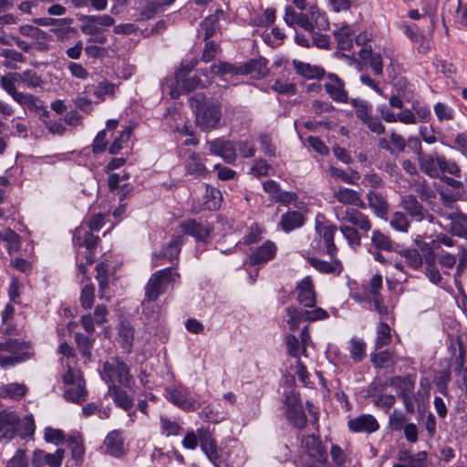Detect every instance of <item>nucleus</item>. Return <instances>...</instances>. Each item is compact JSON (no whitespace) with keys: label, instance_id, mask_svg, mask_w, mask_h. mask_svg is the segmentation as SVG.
<instances>
[{"label":"nucleus","instance_id":"obj_43","mask_svg":"<svg viewBox=\"0 0 467 467\" xmlns=\"http://www.w3.org/2000/svg\"><path fill=\"white\" fill-rule=\"evenodd\" d=\"M67 445L71 451L72 458L78 462H82L85 454V448L81 441L75 436H69L67 440Z\"/></svg>","mask_w":467,"mask_h":467},{"label":"nucleus","instance_id":"obj_55","mask_svg":"<svg viewBox=\"0 0 467 467\" xmlns=\"http://www.w3.org/2000/svg\"><path fill=\"white\" fill-rule=\"evenodd\" d=\"M45 440L47 442L55 443L56 445L63 444L65 442V434L62 430L53 429L48 427L45 430Z\"/></svg>","mask_w":467,"mask_h":467},{"label":"nucleus","instance_id":"obj_5","mask_svg":"<svg viewBox=\"0 0 467 467\" xmlns=\"http://www.w3.org/2000/svg\"><path fill=\"white\" fill-rule=\"evenodd\" d=\"M20 417L15 411L0 410V441H11L18 433Z\"/></svg>","mask_w":467,"mask_h":467},{"label":"nucleus","instance_id":"obj_49","mask_svg":"<svg viewBox=\"0 0 467 467\" xmlns=\"http://www.w3.org/2000/svg\"><path fill=\"white\" fill-rule=\"evenodd\" d=\"M33 22L38 26H69L73 23V18H51V17H39L35 18Z\"/></svg>","mask_w":467,"mask_h":467},{"label":"nucleus","instance_id":"obj_59","mask_svg":"<svg viewBox=\"0 0 467 467\" xmlns=\"http://www.w3.org/2000/svg\"><path fill=\"white\" fill-rule=\"evenodd\" d=\"M302 404L301 394L299 391L292 389L285 393V410L292 409L293 407H297Z\"/></svg>","mask_w":467,"mask_h":467},{"label":"nucleus","instance_id":"obj_54","mask_svg":"<svg viewBox=\"0 0 467 467\" xmlns=\"http://www.w3.org/2000/svg\"><path fill=\"white\" fill-rule=\"evenodd\" d=\"M271 89L275 91L278 94L294 96L297 92V88L296 84L294 83H282L281 80H275V83L271 86Z\"/></svg>","mask_w":467,"mask_h":467},{"label":"nucleus","instance_id":"obj_25","mask_svg":"<svg viewBox=\"0 0 467 467\" xmlns=\"http://www.w3.org/2000/svg\"><path fill=\"white\" fill-rule=\"evenodd\" d=\"M344 219L365 232L371 228L368 217L357 209H348Z\"/></svg>","mask_w":467,"mask_h":467},{"label":"nucleus","instance_id":"obj_21","mask_svg":"<svg viewBox=\"0 0 467 467\" xmlns=\"http://www.w3.org/2000/svg\"><path fill=\"white\" fill-rule=\"evenodd\" d=\"M210 71L213 75L223 78L224 76H242L241 66L236 64H232L226 61H218L217 63H213L210 67Z\"/></svg>","mask_w":467,"mask_h":467},{"label":"nucleus","instance_id":"obj_35","mask_svg":"<svg viewBox=\"0 0 467 467\" xmlns=\"http://www.w3.org/2000/svg\"><path fill=\"white\" fill-rule=\"evenodd\" d=\"M0 240L6 242V249L9 254L18 251L20 247V235L11 228H6L0 234Z\"/></svg>","mask_w":467,"mask_h":467},{"label":"nucleus","instance_id":"obj_58","mask_svg":"<svg viewBox=\"0 0 467 467\" xmlns=\"http://www.w3.org/2000/svg\"><path fill=\"white\" fill-rule=\"evenodd\" d=\"M93 94L97 99L104 100L105 95L114 96L115 85L106 80L101 81L98 84Z\"/></svg>","mask_w":467,"mask_h":467},{"label":"nucleus","instance_id":"obj_50","mask_svg":"<svg viewBox=\"0 0 467 467\" xmlns=\"http://www.w3.org/2000/svg\"><path fill=\"white\" fill-rule=\"evenodd\" d=\"M201 82L202 81L198 76H192L178 79V82H175V84L182 88V92L190 93L195 90Z\"/></svg>","mask_w":467,"mask_h":467},{"label":"nucleus","instance_id":"obj_38","mask_svg":"<svg viewBox=\"0 0 467 467\" xmlns=\"http://www.w3.org/2000/svg\"><path fill=\"white\" fill-rule=\"evenodd\" d=\"M75 341L81 356L87 359H90L92 356L91 349L93 340H91L88 336L77 332L75 333Z\"/></svg>","mask_w":467,"mask_h":467},{"label":"nucleus","instance_id":"obj_10","mask_svg":"<svg viewBox=\"0 0 467 467\" xmlns=\"http://www.w3.org/2000/svg\"><path fill=\"white\" fill-rule=\"evenodd\" d=\"M307 454L317 462L324 463L327 460V452L320 438L315 434L306 435L303 439Z\"/></svg>","mask_w":467,"mask_h":467},{"label":"nucleus","instance_id":"obj_30","mask_svg":"<svg viewBox=\"0 0 467 467\" xmlns=\"http://www.w3.org/2000/svg\"><path fill=\"white\" fill-rule=\"evenodd\" d=\"M223 14V10H216L215 14L209 15L200 24V26L204 30L203 40L207 41L214 36L216 27L219 23L218 15Z\"/></svg>","mask_w":467,"mask_h":467},{"label":"nucleus","instance_id":"obj_63","mask_svg":"<svg viewBox=\"0 0 467 467\" xmlns=\"http://www.w3.org/2000/svg\"><path fill=\"white\" fill-rule=\"evenodd\" d=\"M234 145L235 148L239 150L241 157L246 159L254 156L255 148L252 141L239 140Z\"/></svg>","mask_w":467,"mask_h":467},{"label":"nucleus","instance_id":"obj_57","mask_svg":"<svg viewBox=\"0 0 467 467\" xmlns=\"http://www.w3.org/2000/svg\"><path fill=\"white\" fill-rule=\"evenodd\" d=\"M19 33L23 36H31L36 39H47L49 36V35L47 32L30 25L21 26L19 27Z\"/></svg>","mask_w":467,"mask_h":467},{"label":"nucleus","instance_id":"obj_34","mask_svg":"<svg viewBox=\"0 0 467 467\" xmlns=\"http://www.w3.org/2000/svg\"><path fill=\"white\" fill-rule=\"evenodd\" d=\"M325 90L329 96L337 102L347 103L348 100V92L344 89L345 83L334 85L332 83H326L324 85Z\"/></svg>","mask_w":467,"mask_h":467},{"label":"nucleus","instance_id":"obj_22","mask_svg":"<svg viewBox=\"0 0 467 467\" xmlns=\"http://www.w3.org/2000/svg\"><path fill=\"white\" fill-rule=\"evenodd\" d=\"M450 233L458 237L467 238V215L462 212L451 213Z\"/></svg>","mask_w":467,"mask_h":467},{"label":"nucleus","instance_id":"obj_46","mask_svg":"<svg viewBox=\"0 0 467 467\" xmlns=\"http://www.w3.org/2000/svg\"><path fill=\"white\" fill-rule=\"evenodd\" d=\"M441 144L460 151L467 159V130L458 133L455 136L453 145L443 141H441Z\"/></svg>","mask_w":467,"mask_h":467},{"label":"nucleus","instance_id":"obj_32","mask_svg":"<svg viewBox=\"0 0 467 467\" xmlns=\"http://www.w3.org/2000/svg\"><path fill=\"white\" fill-rule=\"evenodd\" d=\"M391 341L390 327L388 323L380 321L377 327V337L375 340V349H381L388 346Z\"/></svg>","mask_w":467,"mask_h":467},{"label":"nucleus","instance_id":"obj_60","mask_svg":"<svg viewBox=\"0 0 467 467\" xmlns=\"http://www.w3.org/2000/svg\"><path fill=\"white\" fill-rule=\"evenodd\" d=\"M434 112L440 121L450 120L454 117L453 110L442 102L434 105Z\"/></svg>","mask_w":467,"mask_h":467},{"label":"nucleus","instance_id":"obj_24","mask_svg":"<svg viewBox=\"0 0 467 467\" xmlns=\"http://www.w3.org/2000/svg\"><path fill=\"white\" fill-rule=\"evenodd\" d=\"M285 313L288 317L286 323L292 331L297 330L301 322H309L307 310H299L295 306H288L285 308Z\"/></svg>","mask_w":467,"mask_h":467},{"label":"nucleus","instance_id":"obj_44","mask_svg":"<svg viewBox=\"0 0 467 467\" xmlns=\"http://www.w3.org/2000/svg\"><path fill=\"white\" fill-rule=\"evenodd\" d=\"M350 345L351 358L357 363L361 362L366 356V343L361 339L352 338Z\"/></svg>","mask_w":467,"mask_h":467},{"label":"nucleus","instance_id":"obj_51","mask_svg":"<svg viewBox=\"0 0 467 467\" xmlns=\"http://www.w3.org/2000/svg\"><path fill=\"white\" fill-rule=\"evenodd\" d=\"M24 84L29 88H40L44 81L36 71L27 69L23 71Z\"/></svg>","mask_w":467,"mask_h":467},{"label":"nucleus","instance_id":"obj_20","mask_svg":"<svg viewBox=\"0 0 467 467\" xmlns=\"http://www.w3.org/2000/svg\"><path fill=\"white\" fill-rule=\"evenodd\" d=\"M371 243L379 251L397 253L400 246L399 244L392 241L389 236L382 234L379 230H374L372 232Z\"/></svg>","mask_w":467,"mask_h":467},{"label":"nucleus","instance_id":"obj_29","mask_svg":"<svg viewBox=\"0 0 467 467\" xmlns=\"http://www.w3.org/2000/svg\"><path fill=\"white\" fill-rule=\"evenodd\" d=\"M64 397L67 400H70L77 404H81L88 398V390L85 388V380L81 379L78 383V388L68 389L65 391Z\"/></svg>","mask_w":467,"mask_h":467},{"label":"nucleus","instance_id":"obj_9","mask_svg":"<svg viewBox=\"0 0 467 467\" xmlns=\"http://www.w3.org/2000/svg\"><path fill=\"white\" fill-rule=\"evenodd\" d=\"M348 429L352 432L372 433L379 430V424L370 414H361L348 422Z\"/></svg>","mask_w":467,"mask_h":467},{"label":"nucleus","instance_id":"obj_56","mask_svg":"<svg viewBox=\"0 0 467 467\" xmlns=\"http://www.w3.org/2000/svg\"><path fill=\"white\" fill-rule=\"evenodd\" d=\"M451 379V371L449 369H443L440 371L435 377V384L442 395L447 394L448 383L450 382Z\"/></svg>","mask_w":467,"mask_h":467},{"label":"nucleus","instance_id":"obj_1","mask_svg":"<svg viewBox=\"0 0 467 467\" xmlns=\"http://www.w3.org/2000/svg\"><path fill=\"white\" fill-rule=\"evenodd\" d=\"M194 114V122L203 132L218 129L222 119V102L204 92H197L189 99Z\"/></svg>","mask_w":467,"mask_h":467},{"label":"nucleus","instance_id":"obj_40","mask_svg":"<svg viewBox=\"0 0 467 467\" xmlns=\"http://www.w3.org/2000/svg\"><path fill=\"white\" fill-rule=\"evenodd\" d=\"M370 362L373 364V366L377 368H382L389 362L394 364V355L392 352H390L389 349L381 350L378 353H371L370 354Z\"/></svg>","mask_w":467,"mask_h":467},{"label":"nucleus","instance_id":"obj_53","mask_svg":"<svg viewBox=\"0 0 467 467\" xmlns=\"http://www.w3.org/2000/svg\"><path fill=\"white\" fill-rule=\"evenodd\" d=\"M358 195V192L348 188H341L335 193V197L339 202L351 205L355 202Z\"/></svg>","mask_w":467,"mask_h":467},{"label":"nucleus","instance_id":"obj_17","mask_svg":"<svg viewBox=\"0 0 467 467\" xmlns=\"http://www.w3.org/2000/svg\"><path fill=\"white\" fill-rule=\"evenodd\" d=\"M182 244V236L176 235L171 240V242L168 244L162 246L161 249L155 254V257L158 259L166 258L170 261L177 259L181 252Z\"/></svg>","mask_w":467,"mask_h":467},{"label":"nucleus","instance_id":"obj_42","mask_svg":"<svg viewBox=\"0 0 467 467\" xmlns=\"http://www.w3.org/2000/svg\"><path fill=\"white\" fill-rule=\"evenodd\" d=\"M339 230L347 239L350 247L356 249L361 245V235L356 228L348 225H341Z\"/></svg>","mask_w":467,"mask_h":467},{"label":"nucleus","instance_id":"obj_3","mask_svg":"<svg viewBox=\"0 0 467 467\" xmlns=\"http://www.w3.org/2000/svg\"><path fill=\"white\" fill-rule=\"evenodd\" d=\"M207 145L211 154L221 157L226 163L234 164L236 161V148L232 140L217 138L207 140Z\"/></svg>","mask_w":467,"mask_h":467},{"label":"nucleus","instance_id":"obj_26","mask_svg":"<svg viewBox=\"0 0 467 467\" xmlns=\"http://www.w3.org/2000/svg\"><path fill=\"white\" fill-rule=\"evenodd\" d=\"M367 197L368 206L374 210L379 217L384 218L388 213L389 206L383 196L374 191H369Z\"/></svg>","mask_w":467,"mask_h":467},{"label":"nucleus","instance_id":"obj_62","mask_svg":"<svg viewBox=\"0 0 467 467\" xmlns=\"http://www.w3.org/2000/svg\"><path fill=\"white\" fill-rule=\"evenodd\" d=\"M28 461L26 456V451L18 449L15 455L7 462L6 467H28Z\"/></svg>","mask_w":467,"mask_h":467},{"label":"nucleus","instance_id":"obj_19","mask_svg":"<svg viewBox=\"0 0 467 467\" xmlns=\"http://www.w3.org/2000/svg\"><path fill=\"white\" fill-rule=\"evenodd\" d=\"M284 416L286 420L296 429L303 430L307 424V417L303 404L292 409L285 410Z\"/></svg>","mask_w":467,"mask_h":467},{"label":"nucleus","instance_id":"obj_31","mask_svg":"<svg viewBox=\"0 0 467 467\" xmlns=\"http://www.w3.org/2000/svg\"><path fill=\"white\" fill-rule=\"evenodd\" d=\"M204 197L206 199L204 202L206 209L209 211H217L220 209L223 198L218 189L207 185Z\"/></svg>","mask_w":467,"mask_h":467},{"label":"nucleus","instance_id":"obj_39","mask_svg":"<svg viewBox=\"0 0 467 467\" xmlns=\"http://www.w3.org/2000/svg\"><path fill=\"white\" fill-rule=\"evenodd\" d=\"M117 381L126 387L130 388L132 383V376L130 371L129 366L122 360L117 358Z\"/></svg>","mask_w":467,"mask_h":467},{"label":"nucleus","instance_id":"obj_14","mask_svg":"<svg viewBox=\"0 0 467 467\" xmlns=\"http://www.w3.org/2000/svg\"><path fill=\"white\" fill-rule=\"evenodd\" d=\"M107 451L114 456L119 457L124 452V439L122 432L119 430L110 431L104 441Z\"/></svg>","mask_w":467,"mask_h":467},{"label":"nucleus","instance_id":"obj_15","mask_svg":"<svg viewBox=\"0 0 467 467\" xmlns=\"http://www.w3.org/2000/svg\"><path fill=\"white\" fill-rule=\"evenodd\" d=\"M296 73L307 79H320L326 75V71L322 67L312 66L296 59L292 62Z\"/></svg>","mask_w":467,"mask_h":467},{"label":"nucleus","instance_id":"obj_52","mask_svg":"<svg viewBox=\"0 0 467 467\" xmlns=\"http://www.w3.org/2000/svg\"><path fill=\"white\" fill-rule=\"evenodd\" d=\"M405 383L399 389L398 397L402 399H406L408 397H412L413 390L415 389V376L414 375H406L404 377Z\"/></svg>","mask_w":467,"mask_h":467},{"label":"nucleus","instance_id":"obj_47","mask_svg":"<svg viewBox=\"0 0 467 467\" xmlns=\"http://www.w3.org/2000/svg\"><path fill=\"white\" fill-rule=\"evenodd\" d=\"M159 5L153 1H147L145 6L136 15L135 21H147L155 16Z\"/></svg>","mask_w":467,"mask_h":467},{"label":"nucleus","instance_id":"obj_23","mask_svg":"<svg viewBox=\"0 0 467 467\" xmlns=\"http://www.w3.org/2000/svg\"><path fill=\"white\" fill-rule=\"evenodd\" d=\"M304 223V215L298 211H292L285 213L281 216L280 224L285 233H289L296 228L301 227Z\"/></svg>","mask_w":467,"mask_h":467},{"label":"nucleus","instance_id":"obj_18","mask_svg":"<svg viewBox=\"0 0 467 467\" xmlns=\"http://www.w3.org/2000/svg\"><path fill=\"white\" fill-rule=\"evenodd\" d=\"M166 399L176 405L177 407L184 410H195L197 407L195 406V400L188 399L185 394L182 393V390L173 389H166Z\"/></svg>","mask_w":467,"mask_h":467},{"label":"nucleus","instance_id":"obj_16","mask_svg":"<svg viewBox=\"0 0 467 467\" xmlns=\"http://www.w3.org/2000/svg\"><path fill=\"white\" fill-rule=\"evenodd\" d=\"M308 264L322 274H334L339 275L342 271V265L338 259L332 260V263L311 256L307 258Z\"/></svg>","mask_w":467,"mask_h":467},{"label":"nucleus","instance_id":"obj_12","mask_svg":"<svg viewBox=\"0 0 467 467\" xmlns=\"http://www.w3.org/2000/svg\"><path fill=\"white\" fill-rule=\"evenodd\" d=\"M118 335L120 338V347L123 348L128 354L132 352L133 344H134V335L135 329L131 325L130 321L127 318L120 319L119 326L117 327Z\"/></svg>","mask_w":467,"mask_h":467},{"label":"nucleus","instance_id":"obj_13","mask_svg":"<svg viewBox=\"0 0 467 467\" xmlns=\"http://www.w3.org/2000/svg\"><path fill=\"white\" fill-rule=\"evenodd\" d=\"M106 395H109L115 405L122 409L123 410H130L133 406V399L128 394V392L122 389L120 387L116 384H109L108 392Z\"/></svg>","mask_w":467,"mask_h":467},{"label":"nucleus","instance_id":"obj_41","mask_svg":"<svg viewBox=\"0 0 467 467\" xmlns=\"http://www.w3.org/2000/svg\"><path fill=\"white\" fill-rule=\"evenodd\" d=\"M76 17L81 22L97 23L102 26H111L115 23L114 18L109 15L92 16L78 13L76 14Z\"/></svg>","mask_w":467,"mask_h":467},{"label":"nucleus","instance_id":"obj_61","mask_svg":"<svg viewBox=\"0 0 467 467\" xmlns=\"http://www.w3.org/2000/svg\"><path fill=\"white\" fill-rule=\"evenodd\" d=\"M205 46L202 53V60L205 63L211 62L214 59L219 46L213 40L205 41Z\"/></svg>","mask_w":467,"mask_h":467},{"label":"nucleus","instance_id":"obj_8","mask_svg":"<svg viewBox=\"0 0 467 467\" xmlns=\"http://www.w3.org/2000/svg\"><path fill=\"white\" fill-rule=\"evenodd\" d=\"M268 60L263 57L251 58L241 64L242 76L252 75L255 79L265 78L269 72L267 68Z\"/></svg>","mask_w":467,"mask_h":467},{"label":"nucleus","instance_id":"obj_37","mask_svg":"<svg viewBox=\"0 0 467 467\" xmlns=\"http://www.w3.org/2000/svg\"><path fill=\"white\" fill-rule=\"evenodd\" d=\"M397 253L406 259V262L410 268L417 270L421 267L422 257L417 249H399Z\"/></svg>","mask_w":467,"mask_h":467},{"label":"nucleus","instance_id":"obj_45","mask_svg":"<svg viewBox=\"0 0 467 467\" xmlns=\"http://www.w3.org/2000/svg\"><path fill=\"white\" fill-rule=\"evenodd\" d=\"M36 431V425L34 417L32 414L26 415L24 420H20V425L18 427V433L22 439L32 437Z\"/></svg>","mask_w":467,"mask_h":467},{"label":"nucleus","instance_id":"obj_33","mask_svg":"<svg viewBox=\"0 0 467 467\" xmlns=\"http://www.w3.org/2000/svg\"><path fill=\"white\" fill-rule=\"evenodd\" d=\"M185 169L188 174L204 175L206 173V168L202 162L201 156L196 152H192L189 155Z\"/></svg>","mask_w":467,"mask_h":467},{"label":"nucleus","instance_id":"obj_4","mask_svg":"<svg viewBox=\"0 0 467 467\" xmlns=\"http://www.w3.org/2000/svg\"><path fill=\"white\" fill-rule=\"evenodd\" d=\"M180 228L183 234L193 237L197 244L204 245L210 243L211 233L213 230L212 226L202 225L195 219H188L182 222Z\"/></svg>","mask_w":467,"mask_h":467},{"label":"nucleus","instance_id":"obj_48","mask_svg":"<svg viewBox=\"0 0 467 467\" xmlns=\"http://www.w3.org/2000/svg\"><path fill=\"white\" fill-rule=\"evenodd\" d=\"M95 287L92 284H87L81 290L80 304L85 309H90L94 303Z\"/></svg>","mask_w":467,"mask_h":467},{"label":"nucleus","instance_id":"obj_28","mask_svg":"<svg viewBox=\"0 0 467 467\" xmlns=\"http://www.w3.org/2000/svg\"><path fill=\"white\" fill-rule=\"evenodd\" d=\"M402 205L406 212L412 217L423 218L424 207L413 194L402 198Z\"/></svg>","mask_w":467,"mask_h":467},{"label":"nucleus","instance_id":"obj_6","mask_svg":"<svg viewBox=\"0 0 467 467\" xmlns=\"http://www.w3.org/2000/svg\"><path fill=\"white\" fill-rule=\"evenodd\" d=\"M420 170L431 178H438L441 174V165L445 164V156L437 151L422 154L418 158Z\"/></svg>","mask_w":467,"mask_h":467},{"label":"nucleus","instance_id":"obj_27","mask_svg":"<svg viewBox=\"0 0 467 467\" xmlns=\"http://www.w3.org/2000/svg\"><path fill=\"white\" fill-rule=\"evenodd\" d=\"M26 393V387L20 383H9L0 386V398L20 400Z\"/></svg>","mask_w":467,"mask_h":467},{"label":"nucleus","instance_id":"obj_11","mask_svg":"<svg viewBox=\"0 0 467 467\" xmlns=\"http://www.w3.org/2000/svg\"><path fill=\"white\" fill-rule=\"evenodd\" d=\"M276 251L277 247L275 244L270 240H267L251 254L250 263L252 265L267 263L275 257Z\"/></svg>","mask_w":467,"mask_h":467},{"label":"nucleus","instance_id":"obj_64","mask_svg":"<svg viewBox=\"0 0 467 467\" xmlns=\"http://www.w3.org/2000/svg\"><path fill=\"white\" fill-rule=\"evenodd\" d=\"M65 455L63 449H57L54 453H47L44 455L45 463L49 467H60Z\"/></svg>","mask_w":467,"mask_h":467},{"label":"nucleus","instance_id":"obj_2","mask_svg":"<svg viewBox=\"0 0 467 467\" xmlns=\"http://www.w3.org/2000/svg\"><path fill=\"white\" fill-rule=\"evenodd\" d=\"M175 275L179 276V274L174 272L172 267H166L153 273L145 286L146 300L156 301L166 292L167 285L173 282Z\"/></svg>","mask_w":467,"mask_h":467},{"label":"nucleus","instance_id":"obj_36","mask_svg":"<svg viewBox=\"0 0 467 467\" xmlns=\"http://www.w3.org/2000/svg\"><path fill=\"white\" fill-rule=\"evenodd\" d=\"M334 36L337 41L338 49L349 50L352 48L353 43L348 26H341L338 30H336Z\"/></svg>","mask_w":467,"mask_h":467},{"label":"nucleus","instance_id":"obj_7","mask_svg":"<svg viewBox=\"0 0 467 467\" xmlns=\"http://www.w3.org/2000/svg\"><path fill=\"white\" fill-rule=\"evenodd\" d=\"M297 301L305 307H314L317 305V294L310 276H306L296 286Z\"/></svg>","mask_w":467,"mask_h":467}]
</instances>
